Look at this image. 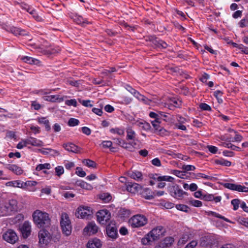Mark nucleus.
Returning a JSON list of instances; mask_svg holds the SVG:
<instances>
[{"label": "nucleus", "instance_id": "obj_1", "mask_svg": "<svg viewBox=\"0 0 248 248\" xmlns=\"http://www.w3.org/2000/svg\"><path fill=\"white\" fill-rule=\"evenodd\" d=\"M166 232L165 228L162 226L155 227L142 238L141 242L143 245H150L164 236Z\"/></svg>", "mask_w": 248, "mask_h": 248}, {"label": "nucleus", "instance_id": "obj_2", "mask_svg": "<svg viewBox=\"0 0 248 248\" xmlns=\"http://www.w3.org/2000/svg\"><path fill=\"white\" fill-rule=\"evenodd\" d=\"M39 243L41 247L46 246L52 241L57 242L59 241L60 235L58 233L53 234L44 229L38 233Z\"/></svg>", "mask_w": 248, "mask_h": 248}, {"label": "nucleus", "instance_id": "obj_3", "mask_svg": "<svg viewBox=\"0 0 248 248\" xmlns=\"http://www.w3.org/2000/svg\"><path fill=\"white\" fill-rule=\"evenodd\" d=\"M32 217L34 223L38 228H46L50 225L49 215L46 212L36 210L33 213Z\"/></svg>", "mask_w": 248, "mask_h": 248}, {"label": "nucleus", "instance_id": "obj_4", "mask_svg": "<svg viewBox=\"0 0 248 248\" xmlns=\"http://www.w3.org/2000/svg\"><path fill=\"white\" fill-rule=\"evenodd\" d=\"M129 224L133 228L142 227L148 223L147 218L144 215L137 214L133 216L128 221Z\"/></svg>", "mask_w": 248, "mask_h": 248}, {"label": "nucleus", "instance_id": "obj_5", "mask_svg": "<svg viewBox=\"0 0 248 248\" xmlns=\"http://www.w3.org/2000/svg\"><path fill=\"white\" fill-rule=\"evenodd\" d=\"M60 225L62 233L66 236H69L72 232L71 222L67 214L63 213L61 215Z\"/></svg>", "mask_w": 248, "mask_h": 248}, {"label": "nucleus", "instance_id": "obj_6", "mask_svg": "<svg viewBox=\"0 0 248 248\" xmlns=\"http://www.w3.org/2000/svg\"><path fill=\"white\" fill-rule=\"evenodd\" d=\"M168 192L174 198L181 200L185 195H187V193L183 191L180 186L177 184L170 185L168 186Z\"/></svg>", "mask_w": 248, "mask_h": 248}, {"label": "nucleus", "instance_id": "obj_7", "mask_svg": "<svg viewBox=\"0 0 248 248\" xmlns=\"http://www.w3.org/2000/svg\"><path fill=\"white\" fill-rule=\"evenodd\" d=\"M111 214L107 209L101 210L97 213L98 221L102 224L106 225L110 220Z\"/></svg>", "mask_w": 248, "mask_h": 248}, {"label": "nucleus", "instance_id": "obj_8", "mask_svg": "<svg viewBox=\"0 0 248 248\" xmlns=\"http://www.w3.org/2000/svg\"><path fill=\"white\" fill-rule=\"evenodd\" d=\"M4 240L11 244L15 243L18 240V237L16 233L13 230H9L3 235Z\"/></svg>", "mask_w": 248, "mask_h": 248}, {"label": "nucleus", "instance_id": "obj_9", "mask_svg": "<svg viewBox=\"0 0 248 248\" xmlns=\"http://www.w3.org/2000/svg\"><path fill=\"white\" fill-rule=\"evenodd\" d=\"M91 213L92 211L90 210L89 207L80 206L78 208L76 216L78 218H84L90 216Z\"/></svg>", "mask_w": 248, "mask_h": 248}, {"label": "nucleus", "instance_id": "obj_10", "mask_svg": "<svg viewBox=\"0 0 248 248\" xmlns=\"http://www.w3.org/2000/svg\"><path fill=\"white\" fill-rule=\"evenodd\" d=\"M98 230V227L94 222H91L88 224L84 229V233L92 235L96 233Z\"/></svg>", "mask_w": 248, "mask_h": 248}, {"label": "nucleus", "instance_id": "obj_11", "mask_svg": "<svg viewBox=\"0 0 248 248\" xmlns=\"http://www.w3.org/2000/svg\"><path fill=\"white\" fill-rule=\"evenodd\" d=\"M20 231L24 238H27L31 234V225L28 221H25L20 228Z\"/></svg>", "mask_w": 248, "mask_h": 248}, {"label": "nucleus", "instance_id": "obj_12", "mask_svg": "<svg viewBox=\"0 0 248 248\" xmlns=\"http://www.w3.org/2000/svg\"><path fill=\"white\" fill-rule=\"evenodd\" d=\"M5 168L17 175H20L23 173L22 168L16 164H6Z\"/></svg>", "mask_w": 248, "mask_h": 248}, {"label": "nucleus", "instance_id": "obj_13", "mask_svg": "<svg viewBox=\"0 0 248 248\" xmlns=\"http://www.w3.org/2000/svg\"><path fill=\"white\" fill-rule=\"evenodd\" d=\"M106 232L108 236L112 239H116L118 236L116 227L114 225H108L106 227Z\"/></svg>", "mask_w": 248, "mask_h": 248}, {"label": "nucleus", "instance_id": "obj_14", "mask_svg": "<svg viewBox=\"0 0 248 248\" xmlns=\"http://www.w3.org/2000/svg\"><path fill=\"white\" fill-rule=\"evenodd\" d=\"M63 147L67 151L74 153H78L80 152V148L72 143L63 144Z\"/></svg>", "mask_w": 248, "mask_h": 248}, {"label": "nucleus", "instance_id": "obj_15", "mask_svg": "<svg viewBox=\"0 0 248 248\" xmlns=\"http://www.w3.org/2000/svg\"><path fill=\"white\" fill-rule=\"evenodd\" d=\"M86 246L87 248H101L102 243L99 239L94 238L90 240Z\"/></svg>", "mask_w": 248, "mask_h": 248}, {"label": "nucleus", "instance_id": "obj_16", "mask_svg": "<svg viewBox=\"0 0 248 248\" xmlns=\"http://www.w3.org/2000/svg\"><path fill=\"white\" fill-rule=\"evenodd\" d=\"M6 30L12 33L15 35H25L27 34L26 31L24 30L14 26L9 27Z\"/></svg>", "mask_w": 248, "mask_h": 248}, {"label": "nucleus", "instance_id": "obj_17", "mask_svg": "<svg viewBox=\"0 0 248 248\" xmlns=\"http://www.w3.org/2000/svg\"><path fill=\"white\" fill-rule=\"evenodd\" d=\"M21 59L24 62L30 64L40 65L41 63L39 60L29 56L22 57Z\"/></svg>", "mask_w": 248, "mask_h": 248}, {"label": "nucleus", "instance_id": "obj_18", "mask_svg": "<svg viewBox=\"0 0 248 248\" xmlns=\"http://www.w3.org/2000/svg\"><path fill=\"white\" fill-rule=\"evenodd\" d=\"M202 199L204 200L205 201H215V202H218L221 200V197L220 196H217L214 197V195L207 194L202 196Z\"/></svg>", "mask_w": 248, "mask_h": 248}, {"label": "nucleus", "instance_id": "obj_19", "mask_svg": "<svg viewBox=\"0 0 248 248\" xmlns=\"http://www.w3.org/2000/svg\"><path fill=\"white\" fill-rule=\"evenodd\" d=\"M153 43L158 48H166L168 45L164 41L155 37L153 39Z\"/></svg>", "mask_w": 248, "mask_h": 248}, {"label": "nucleus", "instance_id": "obj_20", "mask_svg": "<svg viewBox=\"0 0 248 248\" xmlns=\"http://www.w3.org/2000/svg\"><path fill=\"white\" fill-rule=\"evenodd\" d=\"M75 185L77 186H79L81 188L85 189L86 190H90L93 189V186L91 185L82 180L77 181L75 183Z\"/></svg>", "mask_w": 248, "mask_h": 248}, {"label": "nucleus", "instance_id": "obj_21", "mask_svg": "<svg viewBox=\"0 0 248 248\" xmlns=\"http://www.w3.org/2000/svg\"><path fill=\"white\" fill-rule=\"evenodd\" d=\"M213 245L211 237L209 236L202 237L200 241V245L203 247H211Z\"/></svg>", "mask_w": 248, "mask_h": 248}, {"label": "nucleus", "instance_id": "obj_22", "mask_svg": "<svg viewBox=\"0 0 248 248\" xmlns=\"http://www.w3.org/2000/svg\"><path fill=\"white\" fill-rule=\"evenodd\" d=\"M28 144H30L32 146L41 147L43 146V142L36 138H30L27 139Z\"/></svg>", "mask_w": 248, "mask_h": 248}, {"label": "nucleus", "instance_id": "obj_23", "mask_svg": "<svg viewBox=\"0 0 248 248\" xmlns=\"http://www.w3.org/2000/svg\"><path fill=\"white\" fill-rule=\"evenodd\" d=\"M126 140H132L133 141H135L136 140V134L135 132L130 127H128L126 128Z\"/></svg>", "mask_w": 248, "mask_h": 248}, {"label": "nucleus", "instance_id": "obj_24", "mask_svg": "<svg viewBox=\"0 0 248 248\" xmlns=\"http://www.w3.org/2000/svg\"><path fill=\"white\" fill-rule=\"evenodd\" d=\"M190 234L188 233L183 234L179 239L177 245L182 246L185 244L190 239Z\"/></svg>", "mask_w": 248, "mask_h": 248}, {"label": "nucleus", "instance_id": "obj_25", "mask_svg": "<svg viewBox=\"0 0 248 248\" xmlns=\"http://www.w3.org/2000/svg\"><path fill=\"white\" fill-rule=\"evenodd\" d=\"M128 176L137 181L141 179L142 175V173L139 171H130L128 172Z\"/></svg>", "mask_w": 248, "mask_h": 248}, {"label": "nucleus", "instance_id": "obj_26", "mask_svg": "<svg viewBox=\"0 0 248 248\" xmlns=\"http://www.w3.org/2000/svg\"><path fill=\"white\" fill-rule=\"evenodd\" d=\"M11 214L7 205L0 203V216H7Z\"/></svg>", "mask_w": 248, "mask_h": 248}, {"label": "nucleus", "instance_id": "obj_27", "mask_svg": "<svg viewBox=\"0 0 248 248\" xmlns=\"http://www.w3.org/2000/svg\"><path fill=\"white\" fill-rule=\"evenodd\" d=\"M17 203L16 200L12 199L8 203H5V204L7 205L10 212H12L17 210Z\"/></svg>", "mask_w": 248, "mask_h": 248}, {"label": "nucleus", "instance_id": "obj_28", "mask_svg": "<svg viewBox=\"0 0 248 248\" xmlns=\"http://www.w3.org/2000/svg\"><path fill=\"white\" fill-rule=\"evenodd\" d=\"M6 185L8 186L23 188L22 182L20 180L11 181L6 183Z\"/></svg>", "mask_w": 248, "mask_h": 248}, {"label": "nucleus", "instance_id": "obj_29", "mask_svg": "<svg viewBox=\"0 0 248 248\" xmlns=\"http://www.w3.org/2000/svg\"><path fill=\"white\" fill-rule=\"evenodd\" d=\"M174 242V239L173 237L168 236L165 237L162 241V245L164 247H169L171 246Z\"/></svg>", "mask_w": 248, "mask_h": 248}, {"label": "nucleus", "instance_id": "obj_30", "mask_svg": "<svg viewBox=\"0 0 248 248\" xmlns=\"http://www.w3.org/2000/svg\"><path fill=\"white\" fill-rule=\"evenodd\" d=\"M38 122L40 124H44L46 131L50 130V126L49 125V122L45 117H41L38 118Z\"/></svg>", "mask_w": 248, "mask_h": 248}, {"label": "nucleus", "instance_id": "obj_31", "mask_svg": "<svg viewBox=\"0 0 248 248\" xmlns=\"http://www.w3.org/2000/svg\"><path fill=\"white\" fill-rule=\"evenodd\" d=\"M140 187V185L137 183H133L132 184L130 183L127 186L126 189L127 191L131 193H135L138 190Z\"/></svg>", "mask_w": 248, "mask_h": 248}, {"label": "nucleus", "instance_id": "obj_32", "mask_svg": "<svg viewBox=\"0 0 248 248\" xmlns=\"http://www.w3.org/2000/svg\"><path fill=\"white\" fill-rule=\"evenodd\" d=\"M215 162L216 164L220 165L223 166L230 167L232 165L231 162L226 160L224 158H220L219 159H216L215 160Z\"/></svg>", "mask_w": 248, "mask_h": 248}, {"label": "nucleus", "instance_id": "obj_33", "mask_svg": "<svg viewBox=\"0 0 248 248\" xmlns=\"http://www.w3.org/2000/svg\"><path fill=\"white\" fill-rule=\"evenodd\" d=\"M195 178L197 179H199L200 178H203L206 180H213L215 179L213 176L206 175L204 173H197L195 174Z\"/></svg>", "mask_w": 248, "mask_h": 248}, {"label": "nucleus", "instance_id": "obj_34", "mask_svg": "<svg viewBox=\"0 0 248 248\" xmlns=\"http://www.w3.org/2000/svg\"><path fill=\"white\" fill-rule=\"evenodd\" d=\"M110 132L113 134H116L119 136H124V130L123 128L116 127L111 128Z\"/></svg>", "mask_w": 248, "mask_h": 248}, {"label": "nucleus", "instance_id": "obj_35", "mask_svg": "<svg viewBox=\"0 0 248 248\" xmlns=\"http://www.w3.org/2000/svg\"><path fill=\"white\" fill-rule=\"evenodd\" d=\"M21 7L22 9L26 10L31 15H34V14H35V10L25 3H22L21 4Z\"/></svg>", "mask_w": 248, "mask_h": 248}, {"label": "nucleus", "instance_id": "obj_36", "mask_svg": "<svg viewBox=\"0 0 248 248\" xmlns=\"http://www.w3.org/2000/svg\"><path fill=\"white\" fill-rule=\"evenodd\" d=\"M83 164L89 168H95L96 166V163L89 159H83L82 161Z\"/></svg>", "mask_w": 248, "mask_h": 248}, {"label": "nucleus", "instance_id": "obj_37", "mask_svg": "<svg viewBox=\"0 0 248 248\" xmlns=\"http://www.w3.org/2000/svg\"><path fill=\"white\" fill-rule=\"evenodd\" d=\"M125 88L126 90L128 91L129 93H130L132 94H133L135 97L136 96L139 95V96L141 97L140 95V93L138 92L137 91H136L135 89H133L131 86H130L129 85H126L125 86Z\"/></svg>", "mask_w": 248, "mask_h": 248}, {"label": "nucleus", "instance_id": "obj_38", "mask_svg": "<svg viewBox=\"0 0 248 248\" xmlns=\"http://www.w3.org/2000/svg\"><path fill=\"white\" fill-rule=\"evenodd\" d=\"M222 145L226 148H230L232 150L235 151H241V149L240 147L236 146L230 142H223L222 143Z\"/></svg>", "mask_w": 248, "mask_h": 248}, {"label": "nucleus", "instance_id": "obj_39", "mask_svg": "<svg viewBox=\"0 0 248 248\" xmlns=\"http://www.w3.org/2000/svg\"><path fill=\"white\" fill-rule=\"evenodd\" d=\"M209 215L222 219L227 222H231V221L229 219L215 212L210 211Z\"/></svg>", "mask_w": 248, "mask_h": 248}, {"label": "nucleus", "instance_id": "obj_40", "mask_svg": "<svg viewBox=\"0 0 248 248\" xmlns=\"http://www.w3.org/2000/svg\"><path fill=\"white\" fill-rule=\"evenodd\" d=\"M152 124L156 130H158L160 132L166 131L165 129L160 127V123L158 122V120H155L154 121H153L152 122Z\"/></svg>", "mask_w": 248, "mask_h": 248}, {"label": "nucleus", "instance_id": "obj_41", "mask_svg": "<svg viewBox=\"0 0 248 248\" xmlns=\"http://www.w3.org/2000/svg\"><path fill=\"white\" fill-rule=\"evenodd\" d=\"M50 169V165L49 163L40 164L38 165L36 167V170L37 171H40L44 169L49 170Z\"/></svg>", "mask_w": 248, "mask_h": 248}, {"label": "nucleus", "instance_id": "obj_42", "mask_svg": "<svg viewBox=\"0 0 248 248\" xmlns=\"http://www.w3.org/2000/svg\"><path fill=\"white\" fill-rule=\"evenodd\" d=\"M37 182L35 181H27L26 182H22V186L23 189L26 188L27 187L34 186L37 185Z\"/></svg>", "mask_w": 248, "mask_h": 248}, {"label": "nucleus", "instance_id": "obj_43", "mask_svg": "<svg viewBox=\"0 0 248 248\" xmlns=\"http://www.w3.org/2000/svg\"><path fill=\"white\" fill-rule=\"evenodd\" d=\"M100 199L102 200L105 202H108L111 200V195L107 193H103L100 196Z\"/></svg>", "mask_w": 248, "mask_h": 248}, {"label": "nucleus", "instance_id": "obj_44", "mask_svg": "<svg viewBox=\"0 0 248 248\" xmlns=\"http://www.w3.org/2000/svg\"><path fill=\"white\" fill-rule=\"evenodd\" d=\"M102 145L104 148H109L111 151H112V152L114 151V148L111 147L112 143L111 141H110V140L103 141L102 142Z\"/></svg>", "mask_w": 248, "mask_h": 248}, {"label": "nucleus", "instance_id": "obj_45", "mask_svg": "<svg viewBox=\"0 0 248 248\" xmlns=\"http://www.w3.org/2000/svg\"><path fill=\"white\" fill-rule=\"evenodd\" d=\"M241 202L240 200L237 199H233L231 201V204L233 205V209L236 210L238 209L239 205H240Z\"/></svg>", "mask_w": 248, "mask_h": 248}, {"label": "nucleus", "instance_id": "obj_46", "mask_svg": "<svg viewBox=\"0 0 248 248\" xmlns=\"http://www.w3.org/2000/svg\"><path fill=\"white\" fill-rule=\"evenodd\" d=\"M234 190L238 192H248V187H246L245 186L236 184Z\"/></svg>", "mask_w": 248, "mask_h": 248}, {"label": "nucleus", "instance_id": "obj_47", "mask_svg": "<svg viewBox=\"0 0 248 248\" xmlns=\"http://www.w3.org/2000/svg\"><path fill=\"white\" fill-rule=\"evenodd\" d=\"M222 93V92L219 90L216 91L214 93V96L217 98V102L220 104L223 102V100L221 98Z\"/></svg>", "mask_w": 248, "mask_h": 248}, {"label": "nucleus", "instance_id": "obj_48", "mask_svg": "<svg viewBox=\"0 0 248 248\" xmlns=\"http://www.w3.org/2000/svg\"><path fill=\"white\" fill-rule=\"evenodd\" d=\"M79 123V121L78 120L73 118H70L68 122V124L70 126H75L78 125Z\"/></svg>", "mask_w": 248, "mask_h": 248}, {"label": "nucleus", "instance_id": "obj_49", "mask_svg": "<svg viewBox=\"0 0 248 248\" xmlns=\"http://www.w3.org/2000/svg\"><path fill=\"white\" fill-rule=\"evenodd\" d=\"M176 208L179 210L185 212H188L189 210V207L187 205L184 204H177L176 205Z\"/></svg>", "mask_w": 248, "mask_h": 248}, {"label": "nucleus", "instance_id": "obj_50", "mask_svg": "<svg viewBox=\"0 0 248 248\" xmlns=\"http://www.w3.org/2000/svg\"><path fill=\"white\" fill-rule=\"evenodd\" d=\"M159 181H167V182H172L174 180V178H173L171 176H160V177L158 178Z\"/></svg>", "mask_w": 248, "mask_h": 248}, {"label": "nucleus", "instance_id": "obj_51", "mask_svg": "<svg viewBox=\"0 0 248 248\" xmlns=\"http://www.w3.org/2000/svg\"><path fill=\"white\" fill-rule=\"evenodd\" d=\"M28 145L27 139L21 140L16 145V148L18 149H21Z\"/></svg>", "mask_w": 248, "mask_h": 248}, {"label": "nucleus", "instance_id": "obj_52", "mask_svg": "<svg viewBox=\"0 0 248 248\" xmlns=\"http://www.w3.org/2000/svg\"><path fill=\"white\" fill-rule=\"evenodd\" d=\"M76 174L81 177H85L86 174V172L83 170L82 169L78 167L76 168Z\"/></svg>", "mask_w": 248, "mask_h": 248}, {"label": "nucleus", "instance_id": "obj_53", "mask_svg": "<svg viewBox=\"0 0 248 248\" xmlns=\"http://www.w3.org/2000/svg\"><path fill=\"white\" fill-rule=\"evenodd\" d=\"M65 104L68 106H73L75 107L77 106V102L76 100L75 99L67 100L65 101Z\"/></svg>", "mask_w": 248, "mask_h": 248}, {"label": "nucleus", "instance_id": "obj_54", "mask_svg": "<svg viewBox=\"0 0 248 248\" xmlns=\"http://www.w3.org/2000/svg\"><path fill=\"white\" fill-rule=\"evenodd\" d=\"M199 107L202 110L211 111L212 110L211 107L206 103H201Z\"/></svg>", "mask_w": 248, "mask_h": 248}, {"label": "nucleus", "instance_id": "obj_55", "mask_svg": "<svg viewBox=\"0 0 248 248\" xmlns=\"http://www.w3.org/2000/svg\"><path fill=\"white\" fill-rule=\"evenodd\" d=\"M185 171H180L178 170H174L173 171V174L177 176L178 177L181 178H185V176L186 175Z\"/></svg>", "mask_w": 248, "mask_h": 248}, {"label": "nucleus", "instance_id": "obj_56", "mask_svg": "<svg viewBox=\"0 0 248 248\" xmlns=\"http://www.w3.org/2000/svg\"><path fill=\"white\" fill-rule=\"evenodd\" d=\"M55 170L56 175L58 176H60L64 173V169L62 166H58L55 168Z\"/></svg>", "mask_w": 248, "mask_h": 248}, {"label": "nucleus", "instance_id": "obj_57", "mask_svg": "<svg viewBox=\"0 0 248 248\" xmlns=\"http://www.w3.org/2000/svg\"><path fill=\"white\" fill-rule=\"evenodd\" d=\"M182 169L185 171L194 170L196 169L194 166L191 165H184L182 166Z\"/></svg>", "mask_w": 248, "mask_h": 248}, {"label": "nucleus", "instance_id": "obj_58", "mask_svg": "<svg viewBox=\"0 0 248 248\" xmlns=\"http://www.w3.org/2000/svg\"><path fill=\"white\" fill-rule=\"evenodd\" d=\"M238 24L241 28L246 27L248 24V19L246 18H244L239 21Z\"/></svg>", "mask_w": 248, "mask_h": 248}, {"label": "nucleus", "instance_id": "obj_59", "mask_svg": "<svg viewBox=\"0 0 248 248\" xmlns=\"http://www.w3.org/2000/svg\"><path fill=\"white\" fill-rule=\"evenodd\" d=\"M190 203L195 207H201L202 206V202L199 200H192L190 201Z\"/></svg>", "mask_w": 248, "mask_h": 248}, {"label": "nucleus", "instance_id": "obj_60", "mask_svg": "<svg viewBox=\"0 0 248 248\" xmlns=\"http://www.w3.org/2000/svg\"><path fill=\"white\" fill-rule=\"evenodd\" d=\"M79 102L84 106L86 107H92L93 105L91 104V101L89 100H82L81 99L78 100Z\"/></svg>", "mask_w": 248, "mask_h": 248}, {"label": "nucleus", "instance_id": "obj_61", "mask_svg": "<svg viewBox=\"0 0 248 248\" xmlns=\"http://www.w3.org/2000/svg\"><path fill=\"white\" fill-rule=\"evenodd\" d=\"M236 184H232V183H225L223 184V186L227 188H228L229 189L234 190Z\"/></svg>", "mask_w": 248, "mask_h": 248}, {"label": "nucleus", "instance_id": "obj_62", "mask_svg": "<svg viewBox=\"0 0 248 248\" xmlns=\"http://www.w3.org/2000/svg\"><path fill=\"white\" fill-rule=\"evenodd\" d=\"M140 95L141 97H140L139 95H138V96H136V97L139 100L142 101L146 104L149 103V102L150 101V100L147 98H146L145 96H144V95H143L140 93Z\"/></svg>", "mask_w": 248, "mask_h": 248}, {"label": "nucleus", "instance_id": "obj_63", "mask_svg": "<svg viewBox=\"0 0 248 248\" xmlns=\"http://www.w3.org/2000/svg\"><path fill=\"white\" fill-rule=\"evenodd\" d=\"M207 148L209 152L212 154H216L218 151V148L214 146L208 145Z\"/></svg>", "mask_w": 248, "mask_h": 248}, {"label": "nucleus", "instance_id": "obj_64", "mask_svg": "<svg viewBox=\"0 0 248 248\" xmlns=\"http://www.w3.org/2000/svg\"><path fill=\"white\" fill-rule=\"evenodd\" d=\"M197 244L198 243L196 241L193 240L189 243L185 248H194Z\"/></svg>", "mask_w": 248, "mask_h": 248}]
</instances>
